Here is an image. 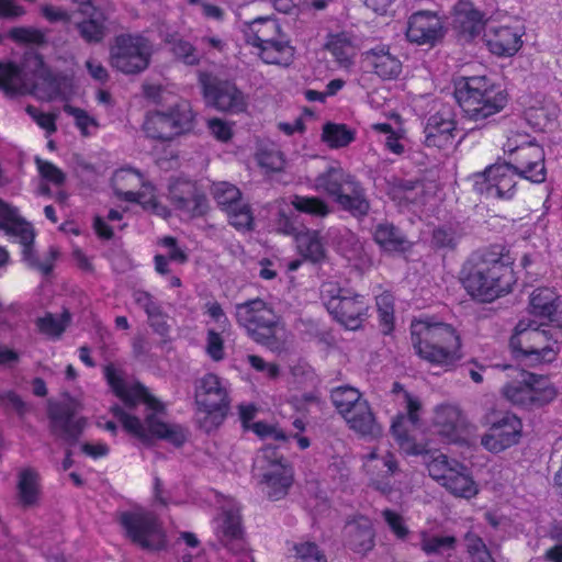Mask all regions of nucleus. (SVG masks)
<instances>
[{
	"instance_id": "60",
	"label": "nucleus",
	"mask_w": 562,
	"mask_h": 562,
	"mask_svg": "<svg viewBox=\"0 0 562 562\" xmlns=\"http://www.w3.org/2000/svg\"><path fill=\"white\" fill-rule=\"evenodd\" d=\"M229 223L237 229H250L254 217L250 207L244 201L226 212Z\"/></svg>"
},
{
	"instance_id": "21",
	"label": "nucleus",
	"mask_w": 562,
	"mask_h": 562,
	"mask_svg": "<svg viewBox=\"0 0 562 562\" xmlns=\"http://www.w3.org/2000/svg\"><path fill=\"white\" fill-rule=\"evenodd\" d=\"M528 312L538 325L562 331V296L553 289H535L529 296Z\"/></svg>"
},
{
	"instance_id": "42",
	"label": "nucleus",
	"mask_w": 562,
	"mask_h": 562,
	"mask_svg": "<svg viewBox=\"0 0 562 562\" xmlns=\"http://www.w3.org/2000/svg\"><path fill=\"white\" fill-rule=\"evenodd\" d=\"M375 243L385 251H405L409 244L392 224L381 223L374 229Z\"/></svg>"
},
{
	"instance_id": "3",
	"label": "nucleus",
	"mask_w": 562,
	"mask_h": 562,
	"mask_svg": "<svg viewBox=\"0 0 562 562\" xmlns=\"http://www.w3.org/2000/svg\"><path fill=\"white\" fill-rule=\"evenodd\" d=\"M462 283L473 299L493 302L512 292L516 283L512 259L497 247L463 269Z\"/></svg>"
},
{
	"instance_id": "5",
	"label": "nucleus",
	"mask_w": 562,
	"mask_h": 562,
	"mask_svg": "<svg viewBox=\"0 0 562 562\" xmlns=\"http://www.w3.org/2000/svg\"><path fill=\"white\" fill-rule=\"evenodd\" d=\"M237 324L257 344L271 351L281 352L291 342V335L273 308L261 299H254L236 305Z\"/></svg>"
},
{
	"instance_id": "23",
	"label": "nucleus",
	"mask_w": 562,
	"mask_h": 562,
	"mask_svg": "<svg viewBox=\"0 0 562 562\" xmlns=\"http://www.w3.org/2000/svg\"><path fill=\"white\" fill-rule=\"evenodd\" d=\"M239 509L234 499H226L214 521L220 541L233 552H239L245 547Z\"/></svg>"
},
{
	"instance_id": "2",
	"label": "nucleus",
	"mask_w": 562,
	"mask_h": 562,
	"mask_svg": "<svg viewBox=\"0 0 562 562\" xmlns=\"http://www.w3.org/2000/svg\"><path fill=\"white\" fill-rule=\"evenodd\" d=\"M411 339L420 359L446 371L453 369L463 358L461 337L449 324L429 317L414 319Z\"/></svg>"
},
{
	"instance_id": "24",
	"label": "nucleus",
	"mask_w": 562,
	"mask_h": 562,
	"mask_svg": "<svg viewBox=\"0 0 562 562\" xmlns=\"http://www.w3.org/2000/svg\"><path fill=\"white\" fill-rule=\"evenodd\" d=\"M457 123L450 108L443 106L431 114L426 123L425 144L428 147L448 148L453 145Z\"/></svg>"
},
{
	"instance_id": "62",
	"label": "nucleus",
	"mask_w": 562,
	"mask_h": 562,
	"mask_svg": "<svg viewBox=\"0 0 562 562\" xmlns=\"http://www.w3.org/2000/svg\"><path fill=\"white\" fill-rule=\"evenodd\" d=\"M524 115L528 124L538 130H543L550 120L549 110L543 104L528 106Z\"/></svg>"
},
{
	"instance_id": "22",
	"label": "nucleus",
	"mask_w": 562,
	"mask_h": 562,
	"mask_svg": "<svg viewBox=\"0 0 562 562\" xmlns=\"http://www.w3.org/2000/svg\"><path fill=\"white\" fill-rule=\"evenodd\" d=\"M328 312L346 328L357 329L367 316L368 303L362 296L348 291L337 290L326 302Z\"/></svg>"
},
{
	"instance_id": "59",
	"label": "nucleus",
	"mask_w": 562,
	"mask_h": 562,
	"mask_svg": "<svg viewBox=\"0 0 562 562\" xmlns=\"http://www.w3.org/2000/svg\"><path fill=\"white\" fill-rule=\"evenodd\" d=\"M465 547L472 562H495L484 541L473 532L467 533Z\"/></svg>"
},
{
	"instance_id": "15",
	"label": "nucleus",
	"mask_w": 562,
	"mask_h": 562,
	"mask_svg": "<svg viewBox=\"0 0 562 562\" xmlns=\"http://www.w3.org/2000/svg\"><path fill=\"white\" fill-rule=\"evenodd\" d=\"M154 53L153 43L142 34H122L110 48V64L126 74H139L147 69Z\"/></svg>"
},
{
	"instance_id": "61",
	"label": "nucleus",
	"mask_w": 562,
	"mask_h": 562,
	"mask_svg": "<svg viewBox=\"0 0 562 562\" xmlns=\"http://www.w3.org/2000/svg\"><path fill=\"white\" fill-rule=\"evenodd\" d=\"M9 37L20 44L40 45L45 42L44 33L35 27H13L9 32Z\"/></svg>"
},
{
	"instance_id": "4",
	"label": "nucleus",
	"mask_w": 562,
	"mask_h": 562,
	"mask_svg": "<svg viewBox=\"0 0 562 562\" xmlns=\"http://www.w3.org/2000/svg\"><path fill=\"white\" fill-rule=\"evenodd\" d=\"M0 91L8 97L34 93L43 100L60 95L58 80L49 75L43 59L35 53L25 55L21 65L0 63Z\"/></svg>"
},
{
	"instance_id": "56",
	"label": "nucleus",
	"mask_w": 562,
	"mask_h": 562,
	"mask_svg": "<svg viewBox=\"0 0 562 562\" xmlns=\"http://www.w3.org/2000/svg\"><path fill=\"white\" fill-rule=\"evenodd\" d=\"M292 562H327L326 555L319 547L311 541H303L293 546Z\"/></svg>"
},
{
	"instance_id": "13",
	"label": "nucleus",
	"mask_w": 562,
	"mask_h": 562,
	"mask_svg": "<svg viewBox=\"0 0 562 562\" xmlns=\"http://www.w3.org/2000/svg\"><path fill=\"white\" fill-rule=\"evenodd\" d=\"M429 475L456 497L471 499L479 494V484L461 462L442 453L426 461Z\"/></svg>"
},
{
	"instance_id": "28",
	"label": "nucleus",
	"mask_w": 562,
	"mask_h": 562,
	"mask_svg": "<svg viewBox=\"0 0 562 562\" xmlns=\"http://www.w3.org/2000/svg\"><path fill=\"white\" fill-rule=\"evenodd\" d=\"M464 425V417L457 405L441 404L435 407L431 427L446 441H458Z\"/></svg>"
},
{
	"instance_id": "31",
	"label": "nucleus",
	"mask_w": 562,
	"mask_h": 562,
	"mask_svg": "<svg viewBox=\"0 0 562 562\" xmlns=\"http://www.w3.org/2000/svg\"><path fill=\"white\" fill-rule=\"evenodd\" d=\"M346 546L356 553L366 554L374 547V529L371 520L359 516L348 521L344 529Z\"/></svg>"
},
{
	"instance_id": "19",
	"label": "nucleus",
	"mask_w": 562,
	"mask_h": 562,
	"mask_svg": "<svg viewBox=\"0 0 562 562\" xmlns=\"http://www.w3.org/2000/svg\"><path fill=\"white\" fill-rule=\"evenodd\" d=\"M203 94L207 104L222 112L243 113L248 108L247 97L227 81H217L206 74L200 76Z\"/></svg>"
},
{
	"instance_id": "55",
	"label": "nucleus",
	"mask_w": 562,
	"mask_h": 562,
	"mask_svg": "<svg viewBox=\"0 0 562 562\" xmlns=\"http://www.w3.org/2000/svg\"><path fill=\"white\" fill-rule=\"evenodd\" d=\"M381 516L389 530L397 540L405 541L408 539L411 530L405 517L402 514L386 508L382 510Z\"/></svg>"
},
{
	"instance_id": "35",
	"label": "nucleus",
	"mask_w": 562,
	"mask_h": 562,
	"mask_svg": "<svg viewBox=\"0 0 562 562\" xmlns=\"http://www.w3.org/2000/svg\"><path fill=\"white\" fill-rule=\"evenodd\" d=\"M324 47L340 68L349 69L353 65L357 46L350 34L346 32L329 34Z\"/></svg>"
},
{
	"instance_id": "6",
	"label": "nucleus",
	"mask_w": 562,
	"mask_h": 562,
	"mask_svg": "<svg viewBox=\"0 0 562 562\" xmlns=\"http://www.w3.org/2000/svg\"><path fill=\"white\" fill-rule=\"evenodd\" d=\"M562 331L546 325H538L536 319H520L509 340L514 357L530 366L553 362L560 352Z\"/></svg>"
},
{
	"instance_id": "11",
	"label": "nucleus",
	"mask_w": 562,
	"mask_h": 562,
	"mask_svg": "<svg viewBox=\"0 0 562 562\" xmlns=\"http://www.w3.org/2000/svg\"><path fill=\"white\" fill-rule=\"evenodd\" d=\"M394 401L402 408L392 422L391 430L400 448L406 454L418 456L427 451L426 445L417 443V426L422 411L420 400L394 383Z\"/></svg>"
},
{
	"instance_id": "39",
	"label": "nucleus",
	"mask_w": 562,
	"mask_h": 562,
	"mask_svg": "<svg viewBox=\"0 0 562 562\" xmlns=\"http://www.w3.org/2000/svg\"><path fill=\"white\" fill-rule=\"evenodd\" d=\"M146 182L144 176L133 168H121L112 177L115 195L126 202L136 199L135 192Z\"/></svg>"
},
{
	"instance_id": "30",
	"label": "nucleus",
	"mask_w": 562,
	"mask_h": 562,
	"mask_svg": "<svg viewBox=\"0 0 562 562\" xmlns=\"http://www.w3.org/2000/svg\"><path fill=\"white\" fill-rule=\"evenodd\" d=\"M363 467L371 476V481L381 488L383 480L393 475L397 470L394 456L389 450L386 442H379L378 446L364 457Z\"/></svg>"
},
{
	"instance_id": "29",
	"label": "nucleus",
	"mask_w": 562,
	"mask_h": 562,
	"mask_svg": "<svg viewBox=\"0 0 562 562\" xmlns=\"http://www.w3.org/2000/svg\"><path fill=\"white\" fill-rule=\"evenodd\" d=\"M513 167L520 178L533 183L546 180L544 151L539 144L527 146L512 158Z\"/></svg>"
},
{
	"instance_id": "33",
	"label": "nucleus",
	"mask_w": 562,
	"mask_h": 562,
	"mask_svg": "<svg viewBox=\"0 0 562 562\" xmlns=\"http://www.w3.org/2000/svg\"><path fill=\"white\" fill-rule=\"evenodd\" d=\"M342 415L350 429L370 437H379L382 434L381 426L375 422L371 407L367 400L359 402L356 407Z\"/></svg>"
},
{
	"instance_id": "45",
	"label": "nucleus",
	"mask_w": 562,
	"mask_h": 562,
	"mask_svg": "<svg viewBox=\"0 0 562 562\" xmlns=\"http://www.w3.org/2000/svg\"><path fill=\"white\" fill-rule=\"evenodd\" d=\"M322 139L330 148L348 146L355 139V132L345 124L327 123L323 127Z\"/></svg>"
},
{
	"instance_id": "53",
	"label": "nucleus",
	"mask_w": 562,
	"mask_h": 562,
	"mask_svg": "<svg viewBox=\"0 0 562 562\" xmlns=\"http://www.w3.org/2000/svg\"><path fill=\"white\" fill-rule=\"evenodd\" d=\"M68 323L69 315L67 313L61 315L46 314L37 318L36 326L42 334L57 338L63 334Z\"/></svg>"
},
{
	"instance_id": "12",
	"label": "nucleus",
	"mask_w": 562,
	"mask_h": 562,
	"mask_svg": "<svg viewBox=\"0 0 562 562\" xmlns=\"http://www.w3.org/2000/svg\"><path fill=\"white\" fill-rule=\"evenodd\" d=\"M194 121L195 114L191 104L181 100L168 111L148 112L143 130L148 137L167 142L192 131Z\"/></svg>"
},
{
	"instance_id": "58",
	"label": "nucleus",
	"mask_w": 562,
	"mask_h": 562,
	"mask_svg": "<svg viewBox=\"0 0 562 562\" xmlns=\"http://www.w3.org/2000/svg\"><path fill=\"white\" fill-rule=\"evenodd\" d=\"M394 301L393 296L384 292L376 297V306L379 312V317L382 324V330L384 334H390L393 329L394 323Z\"/></svg>"
},
{
	"instance_id": "51",
	"label": "nucleus",
	"mask_w": 562,
	"mask_h": 562,
	"mask_svg": "<svg viewBox=\"0 0 562 562\" xmlns=\"http://www.w3.org/2000/svg\"><path fill=\"white\" fill-rule=\"evenodd\" d=\"M291 205L301 213L325 217L329 214V206L317 196L293 195L291 198Z\"/></svg>"
},
{
	"instance_id": "32",
	"label": "nucleus",
	"mask_w": 562,
	"mask_h": 562,
	"mask_svg": "<svg viewBox=\"0 0 562 562\" xmlns=\"http://www.w3.org/2000/svg\"><path fill=\"white\" fill-rule=\"evenodd\" d=\"M49 416L53 430L65 439L77 438L86 426V419L76 417L74 411L66 405L52 404Z\"/></svg>"
},
{
	"instance_id": "9",
	"label": "nucleus",
	"mask_w": 562,
	"mask_h": 562,
	"mask_svg": "<svg viewBox=\"0 0 562 562\" xmlns=\"http://www.w3.org/2000/svg\"><path fill=\"white\" fill-rule=\"evenodd\" d=\"M194 402L201 427L206 431L217 428L231 408L229 382L215 373L202 375L194 384Z\"/></svg>"
},
{
	"instance_id": "63",
	"label": "nucleus",
	"mask_w": 562,
	"mask_h": 562,
	"mask_svg": "<svg viewBox=\"0 0 562 562\" xmlns=\"http://www.w3.org/2000/svg\"><path fill=\"white\" fill-rule=\"evenodd\" d=\"M36 166H37V170H38L40 175L46 181H48L55 186H59L64 182V180H65L64 172L58 167L53 165L52 162L36 158Z\"/></svg>"
},
{
	"instance_id": "41",
	"label": "nucleus",
	"mask_w": 562,
	"mask_h": 562,
	"mask_svg": "<svg viewBox=\"0 0 562 562\" xmlns=\"http://www.w3.org/2000/svg\"><path fill=\"white\" fill-rule=\"evenodd\" d=\"M297 252L311 262H321L325 259L326 250L323 239L316 231H304L295 236Z\"/></svg>"
},
{
	"instance_id": "48",
	"label": "nucleus",
	"mask_w": 562,
	"mask_h": 562,
	"mask_svg": "<svg viewBox=\"0 0 562 562\" xmlns=\"http://www.w3.org/2000/svg\"><path fill=\"white\" fill-rule=\"evenodd\" d=\"M371 128L380 136V140L384 143L387 150L396 155L404 153V132L402 128L394 130L387 123H375L371 125Z\"/></svg>"
},
{
	"instance_id": "52",
	"label": "nucleus",
	"mask_w": 562,
	"mask_h": 562,
	"mask_svg": "<svg viewBox=\"0 0 562 562\" xmlns=\"http://www.w3.org/2000/svg\"><path fill=\"white\" fill-rule=\"evenodd\" d=\"M330 397L333 404L341 416L349 413L348 411L356 407L359 402L364 400L357 389L350 386H339L334 389Z\"/></svg>"
},
{
	"instance_id": "20",
	"label": "nucleus",
	"mask_w": 562,
	"mask_h": 562,
	"mask_svg": "<svg viewBox=\"0 0 562 562\" xmlns=\"http://www.w3.org/2000/svg\"><path fill=\"white\" fill-rule=\"evenodd\" d=\"M522 423L513 413H505L491 423L488 430L482 436V447L492 453H499L520 440Z\"/></svg>"
},
{
	"instance_id": "8",
	"label": "nucleus",
	"mask_w": 562,
	"mask_h": 562,
	"mask_svg": "<svg viewBox=\"0 0 562 562\" xmlns=\"http://www.w3.org/2000/svg\"><path fill=\"white\" fill-rule=\"evenodd\" d=\"M501 394L514 407L531 412L551 403L557 396V389L548 375L513 369Z\"/></svg>"
},
{
	"instance_id": "50",
	"label": "nucleus",
	"mask_w": 562,
	"mask_h": 562,
	"mask_svg": "<svg viewBox=\"0 0 562 562\" xmlns=\"http://www.w3.org/2000/svg\"><path fill=\"white\" fill-rule=\"evenodd\" d=\"M212 193L217 204L225 212L243 202L239 189L228 182L214 183Z\"/></svg>"
},
{
	"instance_id": "10",
	"label": "nucleus",
	"mask_w": 562,
	"mask_h": 562,
	"mask_svg": "<svg viewBox=\"0 0 562 562\" xmlns=\"http://www.w3.org/2000/svg\"><path fill=\"white\" fill-rule=\"evenodd\" d=\"M313 189L334 196L342 209L355 215H364L369 210L362 189L339 164H331L319 173L314 180Z\"/></svg>"
},
{
	"instance_id": "1",
	"label": "nucleus",
	"mask_w": 562,
	"mask_h": 562,
	"mask_svg": "<svg viewBox=\"0 0 562 562\" xmlns=\"http://www.w3.org/2000/svg\"><path fill=\"white\" fill-rule=\"evenodd\" d=\"M103 372L114 394L127 406L112 407L114 417L126 432L145 442L162 439L180 446L186 440L182 427L166 420L164 405L140 384L127 381L123 371L112 363L106 364Z\"/></svg>"
},
{
	"instance_id": "64",
	"label": "nucleus",
	"mask_w": 562,
	"mask_h": 562,
	"mask_svg": "<svg viewBox=\"0 0 562 562\" xmlns=\"http://www.w3.org/2000/svg\"><path fill=\"white\" fill-rule=\"evenodd\" d=\"M206 126H207L210 133L212 134V136L215 137L220 142L226 143L233 136L232 124L222 119H217V117L210 119V120H207Z\"/></svg>"
},
{
	"instance_id": "43",
	"label": "nucleus",
	"mask_w": 562,
	"mask_h": 562,
	"mask_svg": "<svg viewBox=\"0 0 562 562\" xmlns=\"http://www.w3.org/2000/svg\"><path fill=\"white\" fill-rule=\"evenodd\" d=\"M136 199L131 202L139 204L143 210L155 215L167 217L168 207L162 203L161 198L156 193L155 187L150 182H145L136 192Z\"/></svg>"
},
{
	"instance_id": "36",
	"label": "nucleus",
	"mask_w": 562,
	"mask_h": 562,
	"mask_svg": "<svg viewBox=\"0 0 562 562\" xmlns=\"http://www.w3.org/2000/svg\"><path fill=\"white\" fill-rule=\"evenodd\" d=\"M453 23L462 33L475 37L483 31L486 20L472 3L460 1L453 9Z\"/></svg>"
},
{
	"instance_id": "40",
	"label": "nucleus",
	"mask_w": 562,
	"mask_h": 562,
	"mask_svg": "<svg viewBox=\"0 0 562 562\" xmlns=\"http://www.w3.org/2000/svg\"><path fill=\"white\" fill-rule=\"evenodd\" d=\"M257 49L266 64L288 66L294 57V48L283 34Z\"/></svg>"
},
{
	"instance_id": "49",
	"label": "nucleus",
	"mask_w": 562,
	"mask_h": 562,
	"mask_svg": "<svg viewBox=\"0 0 562 562\" xmlns=\"http://www.w3.org/2000/svg\"><path fill=\"white\" fill-rule=\"evenodd\" d=\"M64 112L74 119L76 127L83 137L92 136L98 132L100 127L98 120L86 110L71 104H65Z\"/></svg>"
},
{
	"instance_id": "47",
	"label": "nucleus",
	"mask_w": 562,
	"mask_h": 562,
	"mask_svg": "<svg viewBox=\"0 0 562 562\" xmlns=\"http://www.w3.org/2000/svg\"><path fill=\"white\" fill-rule=\"evenodd\" d=\"M164 38L176 58L190 66L199 63L200 56L190 42L182 40L177 33L166 34Z\"/></svg>"
},
{
	"instance_id": "54",
	"label": "nucleus",
	"mask_w": 562,
	"mask_h": 562,
	"mask_svg": "<svg viewBox=\"0 0 562 562\" xmlns=\"http://www.w3.org/2000/svg\"><path fill=\"white\" fill-rule=\"evenodd\" d=\"M256 160L266 172H279L285 166L283 154L273 147H262L256 154Z\"/></svg>"
},
{
	"instance_id": "37",
	"label": "nucleus",
	"mask_w": 562,
	"mask_h": 562,
	"mask_svg": "<svg viewBox=\"0 0 562 562\" xmlns=\"http://www.w3.org/2000/svg\"><path fill=\"white\" fill-rule=\"evenodd\" d=\"M80 12L87 16V20L78 25L81 36L87 42H100L105 35V12L90 1L80 3Z\"/></svg>"
},
{
	"instance_id": "26",
	"label": "nucleus",
	"mask_w": 562,
	"mask_h": 562,
	"mask_svg": "<svg viewBox=\"0 0 562 562\" xmlns=\"http://www.w3.org/2000/svg\"><path fill=\"white\" fill-rule=\"evenodd\" d=\"M443 35V23L440 16L431 11L413 13L407 22L406 36L416 44H434Z\"/></svg>"
},
{
	"instance_id": "38",
	"label": "nucleus",
	"mask_w": 562,
	"mask_h": 562,
	"mask_svg": "<svg viewBox=\"0 0 562 562\" xmlns=\"http://www.w3.org/2000/svg\"><path fill=\"white\" fill-rule=\"evenodd\" d=\"M244 33L247 43L256 48L282 35L280 25L270 18H259L249 22L245 26Z\"/></svg>"
},
{
	"instance_id": "14",
	"label": "nucleus",
	"mask_w": 562,
	"mask_h": 562,
	"mask_svg": "<svg viewBox=\"0 0 562 562\" xmlns=\"http://www.w3.org/2000/svg\"><path fill=\"white\" fill-rule=\"evenodd\" d=\"M292 470L283 457L271 447L260 450L254 461V477L271 499L283 497L291 483Z\"/></svg>"
},
{
	"instance_id": "7",
	"label": "nucleus",
	"mask_w": 562,
	"mask_h": 562,
	"mask_svg": "<svg viewBox=\"0 0 562 562\" xmlns=\"http://www.w3.org/2000/svg\"><path fill=\"white\" fill-rule=\"evenodd\" d=\"M454 97L464 114L475 122L499 113L508 101L505 90L485 76L459 79Z\"/></svg>"
},
{
	"instance_id": "18",
	"label": "nucleus",
	"mask_w": 562,
	"mask_h": 562,
	"mask_svg": "<svg viewBox=\"0 0 562 562\" xmlns=\"http://www.w3.org/2000/svg\"><path fill=\"white\" fill-rule=\"evenodd\" d=\"M519 177L510 164H495L484 171L474 173L471 179L476 192L486 198L509 200L517 190L516 178Z\"/></svg>"
},
{
	"instance_id": "17",
	"label": "nucleus",
	"mask_w": 562,
	"mask_h": 562,
	"mask_svg": "<svg viewBox=\"0 0 562 562\" xmlns=\"http://www.w3.org/2000/svg\"><path fill=\"white\" fill-rule=\"evenodd\" d=\"M0 228L4 229L7 233L16 235L20 238L23 259L29 266L37 268L44 274L50 272L53 261L58 257L59 251L52 247L48 251V258L44 262L37 261L32 249V243L34 239L32 227L20 218L15 209L2 200H0Z\"/></svg>"
},
{
	"instance_id": "25",
	"label": "nucleus",
	"mask_w": 562,
	"mask_h": 562,
	"mask_svg": "<svg viewBox=\"0 0 562 562\" xmlns=\"http://www.w3.org/2000/svg\"><path fill=\"white\" fill-rule=\"evenodd\" d=\"M169 199L182 215L200 216L207 210L206 198L201 194L195 184L188 180H177L169 187Z\"/></svg>"
},
{
	"instance_id": "44",
	"label": "nucleus",
	"mask_w": 562,
	"mask_h": 562,
	"mask_svg": "<svg viewBox=\"0 0 562 562\" xmlns=\"http://www.w3.org/2000/svg\"><path fill=\"white\" fill-rule=\"evenodd\" d=\"M19 497L24 505H33L40 496L38 474L32 469H24L19 474Z\"/></svg>"
},
{
	"instance_id": "57",
	"label": "nucleus",
	"mask_w": 562,
	"mask_h": 562,
	"mask_svg": "<svg viewBox=\"0 0 562 562\" xmlns=\"http://www.w3.org/2000/svg\"><path fill=\"white\" fill-rule=\"evenodd\" d=\"M536 144L537 143L535 138H532L527 133L518 130H510L507 133L506 142L503 145V149L513 158L518 154V151H524L525 147Z\"/></svg>"
},
{
	"instance_id": "46",
	"label": "nucleus",
	"mask_w": 562,
	"mask_h": 562,
	"mask_svg": "<svg viewBox=\"0 0 562 562\" xmlns=\"http://www.w3.org/2000/svg\"><path fill=\"white\" fill-rule=\"evenodd\" d=\"M420 549L426 554H443L454 549L456 538L452 536H435L427 530L419 531Z\"/></svg>"
},
{
	"instance_id": "34",
	"label": "nucleus",
	"mask_w": 562,
	"mask_h": 562,
	"mask_svg": "<svg viewBox=\"0 0 562 562\" xmlns=\"http://www.w3.org/2000/svg\"><path fill=\"white\" fill-rule=\"evenodd\" d=\"M364 59L383 80L395 79L402 72V63L386 46H378L364 54Z\"/></svg>"
},
{
	"instance_id": "16",
	"label": "nucleus",
	"mask_w": 562,
	"mask_h": 562,
	"mask_svg": "<svg viewBox=\"0 0 562 562\" xmlns=\"http://www.w3.org/2000/svg\"><path fill=\"white\" fill-rule=\"evenodd\" d=\"M119 521L125 536L140 548L151 551L166 548V532L153 513L134 508L122 512Z\"/></svg>"
},
{
	"instance_id": "27",
	"label": "nucleus",
	"mask_w": 562,
	"mask_h": 562,
	"mask_svg": "<svg viewBox=\"0 0 562 562\" xmlns=\"http://www.w3.org/2000/svg\"><path fill=\"white\" fill-rule=\"evenodd\" d=\"M522 33L507 25H487L484 41L490 52L499 57L514 56L522 46Z\"/></svg>"
}]
</instances>
